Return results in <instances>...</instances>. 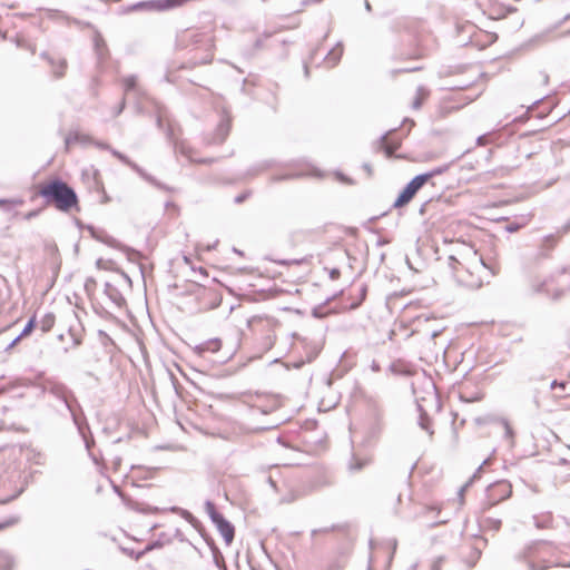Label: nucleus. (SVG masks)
I'll return each mask as SVG.
<instances>
[{
  "label": "nucleus",
  "mask_w": 570,
  "mask_h": 570,
  "mask_svg": "<svg viewBox=\"0 0 570 570\" xmlns=\"http://www.w3.org/2000/svg\"><path fill=\"white\" fill-rule=\"evenodd\" d=\"M299 175L297 174H285V175H275L272 177V181L273 183H277V181H282V180H286V179H293V178H296L298 177Z\"/></svg>",
  "instance_id": "c03bdc74"
},
{
  "label": "nucleus",
  "mask_w": 570,
  "mask_h": 570,
  "mask_svg": "<svg viewBox=\"0 0 570 570\" xmlns=\"http://www.w3.org/2000/svg\"><path fill=\"white\" fill-rule=\"evenodd\" d=\"M104 292L115 305L121 306L125 303L121 293L110 283H105Z\"/></svg>",
  "instance_id": "a211bd4d"
},
{
  "label": "nucleus",
  "mask_w": 570,
  "mask_h": 570,
  "mask_svg": "<svg viewBox=\"0 0 570 570\" xmlns=\"http://www.w3.org/2000/svg\"><path fill=\"white\" fill-rule=\"evenodd\" d=\"M230 128H232V117L227 112V110L224 109L223 114L220 116V120L216 127V130L213 134V136L208 142L216 144V145L223 144L226 140L227 136L229 135Z\"/></svg>",
  "instance_id": "6e6552de"
},
{
  "label": "nucleus",
  "mask_w": 570,
  "mask_h": 570,
  "mask_svg": "<svg viewBox=\"0 0 570 570\" xmlns=\"http://www.w3.org/2000/svg\"><path fill=\"white\" fill-rule=\"evenodd\" d=\"M449 266L452 268V271L455 273L456 277L462 279V272H469L463 267V265L454 257L449 256Z\"/></svg>",
  "instance_id": "2f4dec72"
},
{
  "label": "nucleus",
  "mask_w": 570,
  "mask_h": 570,
  "mask_svg": "<svg viewBox=\"0 0 570 570\" xmlns=\"http://www.w3.org/2000/svg\"><path fill=\"white\" fill-rule=\"evenodd\" d=\"M366 292H367V287L366 285H362L361 288H360V302L355 303V304H352V308H356L361 305V303L365 299L366 297Z\"/></svg>",
  "instance_id": "09e8293b"
},
{
  "label": "nucleus",
  "mask_w": 570,
  "mask_h": 570,
  "mask_svg": "<svg viewBox=\"0 0 570 570\" xmlns=\"http://www.w3.org/2000/svg\"><path fill=\"white\" fill-rule=\"evenodd\" d=\"M14 560L11 554L6 551H0V570H12Z\"/></svg>",
  "instance_id": "7c9ffc66"
},
{
  "label": "nucleus",
  "mask_w": 570,
  "mask_h": 570,
  "mask_svg": "<svg viewBox=\"0 0 570 570\" xmlns=\"http://www.w3.org/2000/svg\"><path fill=\"white\" fill-rule=\"evenodd\" d=\"M95 145L100 149H106L109 151H110V149H112L108 144L102 142V141H95Z\"/></svg>",
  "instance_id": "69168bd1"
},
{
  "label": "nucleus",
  "mask_w": 570,
  "mask_h": 570,
  "mask_svg": "<svg viewBox=\"0 0 570 570\" xmlns=\"http://www.w3.org/2000/svg\"><path fill=\"white\" fill-rule=\"evenodd\" d=\"M426 177V175L419 174L406 184V187L411 190V193H413L414 196L428 183Z\"/></svg>",
  "instance_id": "b1692460"
},
{
  "label": "nucleus",
  "mask_w": 570,
  "mask_h": 570,
  "mask_svg": "<svg viewBox=\"0 0 570 570\" xmlns=\"http://www.w3.org/2000/svg\"><path fill=\"white\" fill-rule=\"evenodd\" d=\"M566 295L564 288H557L551 294L550 297L552 301H559Z\"/></svg>",
  "instance_id": "a18cd8bd"
},
{
  "label": "nucleus",
  "mask_w": 570,
  "mask_h": 570,
  "mask_svg": "<svg viewBox=\"0 0 570 570\" xmlns=\"http://www.w3.org/2000/svg\"><path fill=\"white\" fill-rule=\"evenodd\" d=\"M205 510L212 521L216 520V518L220 514V512L217 511L215 503L210 500L205 502Z\"/></svg>",
  "instance_id": "ea45409f"
},
{
  "label": "nucleus",
  "mask_w": 570,
  "mask_h": 570,
  "mask_svg": "<svg viewBox=\"0 0 570 570\" xmlns=\"http://www.w3.org/2000/svg\"><path fill=\"white\" fill-rule=\"evenodd\" d=\"M413 193H411V190L405 186L399 194L397 198L394 200L393 207L402 208L403 206L409 204L413 199Z\"/></svg>",
  "instance_id": "4be33fe9"
},
{
  "label": "nucleus",
  "mask_w": 570,
  "mask_h": 570,
  "mask_svg": "<svg viewBox=\"0 0 570 570\" xmlns=\"http://www.w3.org/2000/svg\"><path fill=\"white\" fill-rule=\"evenodd\" d=\"M227 544H230L235 538L234 525L220 513L216 520L212 521Z\"/></svg>",
  "instance_id": "f8f14e48"
},
{
  "label": "nucleus",
  "mask_w": 570,
  "mask_h": 570,
  "mask_svg": "<svg viewBox=\"0 0 570 570\" xmlns=\"http://www.w3.org/2000/svg\"><path fill=\"white\" fill-rule=\"evenodd\" d=\"M94 42H95V49H96L98 59L102 60L105 58V52L107 51V47H106L105 40L100 33H98V32L96 33Z\"/></svg>",
  "instance_id": "c85d7f7f"
},
{
  "label": "nucleus",
  "mask_w": 570,
  "mask_h": 570,
  "mask_svg": "<svg viewBox=\"0 0 570 570\" xmlns=\"http://www.w3.org/2000/svg\"><path fill=\"white\" fill-rule=\"evenodd\" d=\"M567 385H568V382H566V381H561V382L553 381L551 383V389L560 387L562 390H566Z\"/></svg>",
  "instance_id": "052dcab7"
},
{
  "label": "nucleus",
  "mask_w": 570,
  "mask_h": 570,
  "mask_svg": "<svg viewBox=\"0 0 570 570\" xmlns=\"http://www.w3.org/2000/svg\"><path fill=\"white\" fill-rule=\"evenodd\" d=\"M328 275H330V278H331L332 281H336V279L340 277L341 272H340V269H338V268H332V269L330 271Z\"/></svg>",
  "instance_id": "680f3d73"
},
{
  "label": "nucleus",
  "mask_w": 570,
  "mask_h": 570,
  "mask_svg": "<svg viewBox=\"0 0 570 570\" xmlns=\"http://www.w3.org/2000/svg\"><path fill=\"white\" fill-rule=\"evenodd\" d=\"M556 245V237L553 235H547L542 239L541 246V255L547 256V253L550 252Z\"/></svg>",
  "instance_id": "f704fd0d"
},
{
  "label": "nucleus",
  "mask_w": 570,
  "mask_h": 570,
  "mask_svg": "<svg viewBox=\"0 0 570 570\" xmlns=\"http://www.w3.org/2000/svg\"><path fill=\"white\" fill-rule=\"evenodd\" d=\"M180 41L187 42L186 47H190V52L195 51V55L189 58L193 66L206 65L213 60L214 37L212 33L188 31Z\"/></svg>",
  "instance_id": "f03ea898"
},
{
  "label": "nucleus",
  "mask_w": 570,
  "mask_h": 570,
  "mask_svg": "<svg viewBox=\"0 0 570 570\" xmlns=\"http://www.w3.org/2000/svg\"><path fill=\"white\" fill-rule=\"evenodd\" d=\"M570 19V12L568 14H566L557 24L554 28H559L560 26H562L563 23H566L568 20Z\"/></svg>",
  "instance_id": "774afa93"
},
{
  "label": "nucleus",
  "mask_w": 570,
  "mask_h": 570,
  "mask_svg": "<svg viewBox=\"0 0 570 570\" xmlns=\"http://www.w3.org/2000/svg\"><path fill=\"white\" fill-rule=\"evenodd\" d=\"M306 261H307L306 258L294 259V261H279L278 264H281L283 266H288L291 264L301 265V264L305 263Z\"/></svg>",
  "instance_id": "6e6d98bb"
},
{
  "label": "nucleus",
  "mask_w": 570,
  "mask_h": 570,
  "mask_svg": "<svg viewBox=\"0 0 570 570\" xmlns=\"http://www.w3.org/2000/svg\"><path fill=\"white\" fill-rule=\"evenodd\" d=\"M250 196V190L244 191L239 195H237L234 199L235 204H242Z\"/></svg>",
  "instance_id": "603ef678"
},
{
  "label": "nucleus",
  "mask_w": 570,
  "mask_h": 570,
  "mask_svg": "<svg viewBox=\"0 0 570 570\" xmlns=\"http://www.w3.org/2000/svg\"><path fill=\"white\" fill-rule=\"evenodd\" d=\"M132 95H134V98H135L136 111L138 114H142L144 112L142 100L148 98L147 90L144 87L139 86L132 92Z\"/></svg>",
  "instance_id": "a878e982"
},
{
  "label": "nucleus",
  "mask_w": 570,
  "mask_h": 570,
  "mask_svg": "<svg viewBox=\"0 0 570 570\" xmlns=\"http://www.w3.org/2000/svg\"><path fill=\"white\" fill-rule=\"evenodd\" d=\"M40 57L46 59L51 66H55V59L49 53L42 52Z\"/></svg>",
  "instance_id": "0e129e2a"
},
{
  "label": "nucleus",
  "mask_w": 570,
  "mask_h": 570,
  "mask_svg": "<svg viewBox=\"0 0 570 570\" xmlns=\"http://www.w3.org/2000/svg\"><path fill=\"white\" fill-rule=\"evenodd\" d=\"M203 537L206 540L207 544L209 546V548L213 552V559H214L215 564L220 569L225 568L223 554L220 553L219 549L215 544L214 540L212 538H206L204 534H203Z\"/></svg>",
  "instance_id": "412c9836"
},
{
  "label": "nucleus",
  "mask_w": 570,
  "mask_h": 570,
  "mask_svg": "<svg viewBox=\"0 0 570 570\" xmlns=\"http://www.w3.org/2000/svg\"><path fill=\"white\" fill-rule=\"evenodd\" d=\"M370 463H371V456L363 455V454L354 451L351 455L348 463H347V469L351 473H356V472L362 471Z\"/></svg>",
  "instance_id": "2eb2a0df"
},
{
  "label": "nucleus",
  "mask_w": 570,
  "mask_h": 570,
  "mask_svg": "<svg viewBox=\"0 0 570 570\" xmlns=\"http://www.w3.org/2000/svg\"><path fill=\"white\" fill-rule=\"evenodd\" d=\"M533 520H534V525L539 529H544V528H548L549 524L551 523V515L550 514H547V515H543V517H537L534 515L533 517Z\"/></svg>",
  "instance_id": "58836bf2"
},
{
  "label": "nucleus",
  "mask_w": 570,
  "mask_h": 570,
  "mask_svg": "<svg viewBox=\"0 0 570 570\" xmlns=\"http://www.w3.org/2000/svg\"><path fill=\"white\" fill-rule=\"evenodd\" d=\"M91 141L92 140L89 136L80 134L78 131L69 132V135L65 138L66 148H69L72 144H76V142L86 145Z\"/></svg>",
  "instance_id": "6ab92c4d"
},
{
  "label": "nucleus",
  "mask_w": 570,
  "mask_h": 570,
  "mask_svg": "<svg viewBox=\"0 0 570 570\" xmlns=\"http://www.w3.org/2000/svg\"><path fill=\"white\" fill-rule=\"evenodd\" d=\"M343 56V43L337 42L336 46L331 49L324 58V62L328 68L335 67Z\"/></svg>",
  "instance_id": "dca6fc26"
},
{
  "label": "nucleus",
  "mask_w": 570,
  "mask_h": 570,
  "mask_svg": "<svg viewBox=\"0 0 570 570\" xmlns=\"http://www.w3.org/2000/svg\"><path fill=\"white\" fill-rule=\"evenodd\" d=\"M121 82H122L125 96L132 94L139 87V85L137 82L136 75H129V76L124 77L121 79Z\"/></svg>",
  "instance_id": "bb28decb"
},
{
  "label": "nucleus",
  "mask_w": 570,
  "mask_h": 570,
  "mask_svg": "<svg viewBox=\"0 0 570 570\" xmlns=\"http://www.w3.org/2000/svg\"><path fill=\"white\" fill-rule=\"evenodd\" d=\"M38 195L47 205L55 206L59 212L79 210L78 196L75 189L60 178H53L39 185Z\"/></svg>",
  "instance_id": "f257e3e1"
},
{
  "label": "nucleus",
  "mask_w": 570,
  "mask_h": 570,
  "mask_svg": "<svg viewBox=\"0 0 570 570\" xmlns=\"http://www.w3.org/2000/svg\"><path fill=\"white\" fill-rule=\"evenodd\" d=\"M490 461H491L490 458L485 459L482 462V464L476 469V471L473 473V475L470 478V480L468 482L472 484L476 479H479L480 475H481L483 466L488 465L490 463Z\"/></svg>",
  "instance_id": "37998d69"
},
{
  "label": "nucleus",
  "mask_w": 570,
  "mask_h": 570,
  "mask_svg": "<svg viewBox=\"0 0 570 570\" xmlns=\"http://www.w3.org/2000/svg\"><path fill=\"white\" fill-rule=\"evenodd\" d=\"M483 523L487 528L493 530V531H499L500 528H501V520L500 519H495V518H491V517H488L483 520Z\"/></svg>",
  "instance_id": "a19ab883"
},
{
  "label": "nucleus",
  "mask_w": 570,
  "mask_h": 570,
  "mask_svg": "<svg viewBox=\"0 0 570 570\" xmlns=\"http://www.w3.org/2000/svg\"><path fill=\"white\" fill-rule=\"evenodd\" d=\"M252 406H253V407H255V409H257V410H259L263 414H267V413H269V412H271V411H273V410H274V407H275L274 405H272V406H269V407H264V406H261V405H258V404H256V403H254Z\"/></svg>",
  "instance_id": "bf43d9fd"
},
{
  "label": "nucleus",
  "mask_w": 570,
  "mask_h": 570,
  "mask_svg": "<svg viewBox=\"0 0 570 570\" xmlns=\"http://www.w3.org/2000/svg\"><path fill=\"white\" fill-rule=\"evenodd\" d=\"M222 347V341L219 338L207 340L193 348V353L199 357L205 356L206 353H216Z\"/></svg>",
  "instance_id": "4468645a"
},
{
  "label": "nucleus",
  "mask_w": 570,
  "mask_h": 570,
  "mask_svg": "<svg viewBox=\"0 0 570 570\" xmlns=\"http://www.w3.org/2000/svg\"><path fill=\"white\" fill-rule=\"evenodd\" d=\"M183 517L194 525L198 523V520L187 510L183 511Z\"/></svg>",
  "instance_id": "864d4df0"
},
{
  "label": "nucleus",
  "mask_w": 570,
  "mask_h": 570,
  "mask_svg": "<svg viewBox=\"0 0 570 570\" xmlns=\"http://www.w3.org/2000/svg\"><path fill=\"white\" fill-rule=\"evenodd\" d=\"M96 282L92 277H89L86 279L85 288L86 291H89L91 286H95Z\"/></svg>",
  "instance_id": "338daca9"
},
{
  "label": "nucleus",
  "mask_w": 570,
  "mask_h": 570,
  "mask_svg": "<svg viewBox=\"0 0 570 570\" xmlns=\"http://www.w3.org/2000/svg\"><path fill=\"white\" fill-rule=\"evenodd\" d=\"M485 544H487V540L485 539H483L481 537H476V538L473 539V543L468 547V551L462 549L461 558H462L463 562L469 568H473L476 564L478 560L481 557L482 548Z\"/></svg>",
  "instance_id": "39448f33"
},
{
  "label": "nucleus",
  "mask_w": 570,
  "mask_h": 570,
  "mask_svg": "<svg viewBox=\"0 0 570 570\" xmlns=\"http://www.w3.org/2000/svg\"><path fill=\"white\" fill-rule=\"evenodd\" d=\"M450 165H442V166H438V167H434L433 169L426 171V173H422V175H426V181L429 183L432 178H434L435 176H439V175H442L444 174L448 169H449Z\"/></svg>",
  "instance_id": "4c0bfd02"
},
{
  "label": "nucleus",
  "mask_w": 570,
  "mask_h": 570,
  "mask_svg": "<svg viewBox=\"0 0 570 570\" xmlns=\"http://www.w3.org/2000/svg\"><path fill=\"white\" fill-rule=\"evenodd\" d=\"M460 399L466 403L478 402L483 399V393L481 391L471 392L468 387L464 386L460 391Z\"/></svg>",
  "instance_id": "5701e85b"
},
{
  "label": "nucleus",
  "mask_w": 570,
  "mask_h": 570,
  "mask_svg": "<svg viewBox=\"0 0 570 570\" xmlns=\"http://www.w3.org/2000/svg\"><path fill=\"white\" fill-rule=\"evenodd\" d=\"M488 421L489 422H498L503 426L504 438L510 441V445L512 446L514 433H513V430H512L511 425L509 424L508 420H505L503 417H484V419L479 417V419H476L478 423L488 422Z\"/></svg>",
  "instance_id": "f3484780"
},
{
  "label": "nucleus",
  "mask_w": 570,
  "mask_h": 570,
  "mask_svg": "<svg viewBox=\"0 0 570 570\" xmlns=\"http://www.w3.org/2000/svg\"><path fill=\"white\" fill-rule=\"evenodd\" d=\"M23 489L21 488L20 490H18L14 494L12 495H9L7 498H0V504H7L9 502H11L12 500H14L16 498H18L21 493H22Z\"/></svg>",
  "instance_id": "3c124183"
},
{
  "label": "nucleus",
  "mask_w": 570,
  "mask_h": 570,
  "mask_svg": "<svg viewBox=\"0 0 570 570\" xmlns=\"http://www.w3.org/2000/svg\"><path fill=\"white\" fill-rule=\"evenodd\" d=\"M549 551L550 546L547 542L534 541L524 548L521 558L529 570H547L552 566V562L546 559Z\"/></svg>",
  "instance_id": "7ed1b4c3"
},
{
  "label": "nucleus",
  "mask_w": 570,
  "mask_h": 570,
  "mask_svg": "<svg viewBox=\"0 0 570 570\" xmlns=\"http://www.w3.org/2000/svg\"><path fill=\"white\" fill-rule=\"evenodd\" d=\"M121 464V458L116 455L112 460L114 470L118 471Z\"/></svg>",
  "instance_id": "e2e57ef3"
},
{
  "label": "nucleus",
  "mask_w": 570,
  "mask_h": 570,
  "mask_svg": "<svg viewBox=\"0 0 570 570\" xmlns=\"http://www.w3.org/2000/svg\"><path fill=\"white\" fill-rule=\"evenodd\" d=\"M88 230L90 232L91 236L95 239H97V240H99V242H101V243H104V244H106V245H108V246H110L112 248H117V249H121V250L126 252L128 257H129V259H131L132 256L137 255L136 250H134V249H131V248L120 244L116 238H114L112 236L108 235L104 230H97L94 226H88Z\"/></svg>",
  "instance_id": "423d86ee"
},
{
  "label": "nucleus",
  "mask_w": 570,
  "mask_h": 570,
  "mask_svg": "<svg viewBox=\"0 0 570 570\" xmlns=\"http://www.w3.org/2000/svg\"><path fill=\"white\" fill-rule=\"evenodd\" d=\"M417 411L420 412L419 416V425L422 430H425L430 435L433 434V431L430 430V417L428 413L423 410L422 405L417 404Z\"/></svg>",
  "instance_id": "cd10ccee"
},
{
  "label": "nucleus",
  "mask_w": 570,
  "mask_h": 570,
  "mask_svg": "<svg viewBox=\"0 0 570 570\" xmlns=\"http://www.w3.org/2000/svg\"><path fill=\"white\" fill-rule=\"evenodd\" d=\"M83 440V443H85V446H86V450L88 451L89 453V456L90 459L92 460V462L96 464V465H100L101 462L104 461V458H102V454L99 453V454H96L91 451L94 444H95V440H94V436L92 434L86 436V438H82Z\"/></svg>",
  "instance_id": "aec40b11"
},
{
  "label": "nucleus",
  "mask_w": 570,
  "mask_h": 570,
  "mask_svg": "<svg viewBox=\"0 0 570 570\" xmlns=\"http://www.w3.org/2000/svg\"><path fill=\"white\" fill-rule=\"evenodd\" d=\"M389 370L393 373V374H405L404 371H402L400 368V365L397 363H392L390 366H389Z\"/></svg>",
  "instance_id": "13d9d810"
},
{
  "label": "nucleus",
  "mask_w": 570,
  "mask_h": 570,
  "mask_svg": "<svg viewBox=\"0 0 570 570\" xmlns=\"http://www.w3.org/2000/svg\"><path fill=\"white\" fill-rule=\"evenodd\" d=\"M22 199H4L0 198V207L3 208L6 212L12 210L16 206L22 205Z\"/></svg>",
  "instance_id": "e433bc0d"
},
{
  "label": "nucleus",
  "mask_w": 570,
  "mask_h": 570,
  "mask_svg": "<svg viewBox=\"0 0 570 570\" xmlns=\"http://www.w3.org/2000/svg\"><path fill=\"white\" fill-rule=\"evenodd\" d=\"M18 521H19V518L11 517V518L7 519L6 521L0 522V531L6 529V528H8V527H11V525L16 524Z\"/></svg>",
  "instance_id": "49530a36"
},
{
  "label": "nucleus",
  "mask_w": 570,
  "mask_h": 570,
  "mask_svg": "<svg viewBox=\"0 0 570 570\" xmlns=\"http://www.w3.org/2000/svg\"><path fill=\"white\" fill-rule=\"evenodd\" d=\"M126 107V97H122V99L119 102V106L115 109L114 115L115 117L119 116Z\"/></svg>",
  "instance_id": "4d7b16f0"
},
{
  "label": "nucleus",
  "mask_w": 570,
  "mask_h": 570,
  "mask_svg": "<svg viewBox=\"0 0 570 570\" xmlns=\"http://www.w3.org/2000/svg\"><path fill=\"white\" fill-rule=\"evenodd\" d=\"M432 203H433L432 198H430L429 200L424 202L421 205L420 209H419V214L422 215V216L426 215L428 212L430 210V206L432 205Z\"/></svg>",
  "instance_id": "de8ad7c7"
},
{
  "label": "nucleus",
  "mask_w": 570,
  "mask_h": 570,
  "mask_svg": "<svg viewBox=\"0 0 570 570\" xmlns=\"http://www.w3.org/2000/svg\"><path fill=\"white\" fill-rule=\"evenodd\" d=\"M56 316L53 313H47L41 320H40V330L43 333L50 332L55 325Z\"/></svg>",
  "instance_id": "c756f323"
},
{
  "label": "nucleus",
  "mask_w": 570,
  "mask_h": 570,
  "mask_svg": "<svg viewBox=\"0 0 570 570\" xmlns=\"http://www.w3.org/2000/svg\"><path fill=\"white\" fill-rule=\"evenodd\" d=\"M165 132L167 139L173 144L175 153H179L188 159L194 160L191 156V148L184 140H178L176 138L173 124H168Z\"/></svg>",
  "instance_id": "9d476101"
},
{
  "label": "nucleus",
  "mask_w": 570,
  "mask_h": 570,
  "mask_svg": "<svg viewBox=\"0 0 570 570\" xmlns=\"http://www.w3.org/2000/svg\"><path fill=\"white\" fill-rule=\"evenodd\" d=\"M21 340L22 337H20L19 334L10 343L7 344V346L4 347V352H9L10 350H12Z\"/></svg>",
  "instance_id": "5fc2aeb1"
},
{
  "label": "nucleus",
  "mask_w": 570,
  "mask_h": 570,
  "mask_svg": "<svg viewBox=\"0 0 570 570\" xmlns=\"http://www.w3.org/2000/svg\"><path fill=\"white\" fill-rule=\"evenodd\" d=\"M274 166V161L273 160H263L261 163H257L256 165L252 166L246 175L248 177H255L257 176L258 174L267 170L268 168L273 167Z\"/></svg>",
  "instance_id": "393cba45"
},
{
  "label": "nucleus",
  "mask_w": 570,
  "mask_h": 570,
  "mask_svg": "<svg viewBox=\"0 0 570 570\" xmlns=\"http://www.w3.org/2000/svg\"><path fill=\"white\" fill-rule=\"evenodd\" d=\"M512 494V487L508 481H499L488 488V498L492 501L491 504H497Z\"/></svg>",
  "instance_id": "0eeeda50"
},
{
  "label": "nucleus",
  "mask_w": 570,
  "mask_h": 570,
  "mask_svg": "<svg viewBox=\"0 0 570 570\" xmlns=\"http://www.w3.org/2000/svg\"><path fill=\"white\" fill-rule=\"evenodd\" d=\"M37 324L36 316H32L27 324L24 325L23 330L20 333V337H26L32 333Z\"/></svg>",
  "instance_id": "79ce46f5"
},
{
  "label": "nucleus",
  "mask_w": 570,
  "mask_h": 570,
  "mask_svg": "<svg viewBox=\"0 0 570 570\" xmlns=\"http://www.w3.org/2000/svg\"><path fill=\"white\" fill-rule=\"evenodd\" d=\"M49 12L59 16L61 19H65L68 23H73V24L79 26L81 28L90 27L91 26L89 22H82V21H80V20H78L76 18H69L63 12L58 11V10H49ZM50 17H52V14H50Z\"/></svg>",
  "instance_id": "473e14b6"
},
{
  "label": "nucleus",
  "mask_w": 570,
  "mask_h": 570,
  "mask_svg": "<svg viewBox=\"0 0 570 570\" xmlns=\"http://www.w3.org/2000/svg\"><path fill=\"white\" fill-rule=\"evenodd\" d=\"M49 392L57 399L61 400L69 412L78 407L76 397L72 395V392L67 389L66 385L53 384Z\"/></svg>",
  "instance_id": "1a4fd4ad"
},
{
  "label": "nucleus",
  "mask_w": 570,
  "mask_h": 570,
  "mask_svg": "<svg viewBox=\"0 0 570 570\" xmlns=\"http://www.w3.org/2000/svg\"><path fill=\"white\" fill-rule=\"evenodd\" d=\"M52 67V72L56 78H62L66 73L67 69V60L66 59H59L58 61L55 60V66Z\"/></svg>",
  "instance_id": "72a5a7b5"
},
{
  "label": "nucleus",
  "mask_w": 570,
  "mask_h": 570,
  "mask_svg": "<svg viewBox=\"0 0 570 570\" xmlns=\"http://www.w3.org/2000/svg\"><path fill=\"white\" fill-rule=\"evenodd\" d=\"M396 129H392L380 137L381 148L384 150L387 157H392L394 153L401 147V138H396L393 135Z\"/></svg>",
  "instance_id": "9b49d317"
},
{
  "label": "nucleus",
  "mask_w": 570,
  "mask_h": 570,
  "mask_svg": "<svg viewBox=\"0 0 570 570\" xmlns=\"http://www.w3.org/2000/svg\"><path fill=\"white\" fill-rule=\"evenodd\" d=\"M163 546H164V541H161L160 539H157V540L153 541L151 543H149V544L145 548V552L151 551V550H154V549L161 548Z\"/></svg>",
  "instance_id": "8fccbe9b"
},
{
  "label": "nucleus",
  "mask_w": 570,
  "mask_h": 570,
  "mask_svg": "<svg viewBox=\"0 0 570 570\" xmlns=\"http://www.w3.org/2000/svg\"><path fill=\"white\" fill-rule=\"evenodd\" d=\"M73 424L76 425L78 433L81 438H86L91 434L90 426L87 422L86 416L83 415L81 406L78 404V407L70 412Z\"/></svg>",
  "instance_id": "ddd939ff"
},
{
  "label": "nucleus",
  "mask_w": 570,
  "mask_h": 570,
  "mask_svg": "<svg viewBox=\"0 0 570 570\" xmlns=\"http://www.w3.org/2000/svg\"><path fill=\"white\" fill-rule=\"evenodd\" d=\"M110 153L114 157L118 158L122 164H125V165L129 166L131 169H134L146 181L153 184L154 186H156L159 189L169 190L168 187L163 185L160 181H158L151 175L147 174L140 166H138L136 163L131 161L125 154H122L114 148L110 149Z\"/></svg>",
  "instance_id": "20e7f679"
},
{
  "label": "nucleus",
  "mask_w": 570,
  "mask_h": 570,
  "mask_svg": "<svg viewBox=\"0 0 570 570\" xmlns=\"http://www.w3.org/2000/svg\"><path fill=\"white\" fill-rule=\"evenodd\" d=\"M428 95H429V91H428L424 87L420 86V87L417 88V90H416V97H415V99H414V100H413V102H412V107H413L414 109H419V108L422 106L423 99H424Z\"/></svg>",
  "instance_id": "c9c22d12"
}]
</instances>
